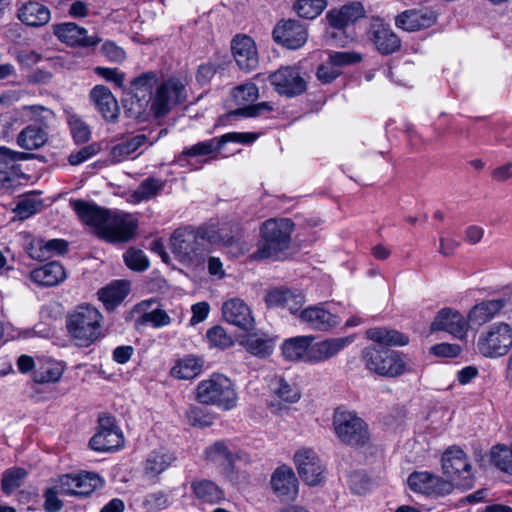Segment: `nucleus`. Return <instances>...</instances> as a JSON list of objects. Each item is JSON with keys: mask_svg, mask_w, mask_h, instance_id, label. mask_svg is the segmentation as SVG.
Instances as JSON below:
<instances>
[{"mask_svg": "<svg viewBox=\"0 0 512 512\" xmlns=\"http://www.w3.org/2000/svg\"><path fill=\"white\" fill-rule=\"evenodd\" d=\"M164 182L156 178H147L140 183L133 193V198L137 202L147 201L155 196L163 189Z\"/></svg>", "mask_w": 512, "mask_h": 512, "instance_id": "nucleus-50", "label": "nucleus"}, {"mask_svg": "<svg viewBox=\"0 0 512 512\" xmlns=\"http://www.w3.org/2000/svg\"><path fill=\"white\" fill-rule=\"evenodd\" d=\"M146 144L152 145V142H149L145 134H137L132 137L124 138L111 147L109 153L110 159L113 163L125 161Z\"/></svg>", "mask_w": 512, "mask_h": 512, "instance_id": "nucleus-35", "label": "nucleus"}, {"mask_svg": "<svg viewBox=\"0 0 512 512\" xmlns=\"http://www.w3.org/2000/svg\"><path fill=\"white\" fill-rule=\"evenodd\" d=\"M35 157L32 153L19 152L5 146H0V169H5L20 161H27Z\"/></svg>", "mask_w": 512, "mask_h": 512, "instance_id": "nucleus-59", "label": "nucleus"}, {"mask_svg": "<svg viewBox=\"0 0 512 512\" xmlns=\"http://www.w3.org/2000/svg\"><path fill=\"white\" fill-rule=\"evenodd\" d=\"M437 21L436 14L429 9H408L400 13L395 18V24L398 28L415 32L433 26Z\"/></svg>", "mask_w": 512, "mask_h": 512, "instance_id": "nucleus-27", "label": "nucleus"}, {"mask_svg": "<svg viewBox=\"0 0 512 512\" xmlns=\"http://www.w3.org/2000/svg\"><path fill=\"white\" fill-rule=\"evenodd\" d=\"M206 336L212 346L220 349H227L234 344L233 338L219 325L210 328Z\"/></svg>", "mask_w": 512, "mask_h": 512, "instance_id": "nucleus-57", "label": "nucleus"}, {"mask_svg": "<svg viewBox=\"0 0 512 512\" xmlns=\"http://www.w3.org/2000/svg\"><path fill=\"white\" fill-rule=\"evenodd\" d=\"M327 6V0H297L294 10L299 17L305 19L317 18Z\"/></svg>", "mask_w": 512, "mask_h": 512, "instance_id": "nucleus-49", "label": "nucleus"}, {"mask_svg": "<svg viewBox=\"0 0 512 512\" xmlns=\"http://www.w3.org/2000/svg\"><path fill=\"white\" fill-rule=\"evenodd\" d=\"M203 361L194 356L179 359L171 369V375L181 380H190L202 371Z\"/></svg>", "mask_w": 512, "mask_h": 512, "instance_id": "nucleus-45", "label": "nucleus"}, {"mask_svg": "<svg viewBox=\"0 0 512 512\" xmlns=\"http://www.w3.org/2000/svg\"><path fill=\"white\" fill-rule=\"evenodd\" d=\"M205 453L207 459L214 463H227L229 465L232 461V454L228 450L226 443L223 441L215 442L206 449Z\"/></svg>", "mask_w": 512, "mask_h": 512, "instance_id": "nucleus-58", "label": "nucleus"}, {"mask_svg": "<svg viewBox=\"0 0 512 512\" xmlns=\"http://www.w3.org/2000/svg\"><path fill=\"white\" fill-rule=\"evenodd\" d=\"M129 292V283L126 281H115L98 291L99 300L106 309L112 310L119 305Z\"/></svg>", "mask_w": 512, "mask_h": 512, "instance_id": "nucleus-43", "label": "nucleus"}, {"mask_svg": "<svg viewBox=\"0 0 512 512\" xmlns=\"http://www.w3.org/2000/svg\"><path fill=\"white\" fill-rule=\"evenodd\" d=\"M136 228L137 220L133 215L108 211L98 236L110 243L127 242L134 236Z\"/></svg>", "mask_w": 512, "mask_h": 512, "instance_id": "nucleus-11", "label": "nucleus"}, {"mask_svg": "<svg viewBox=\"0 0 512 512\" xmlns=\"http://www.w3.org/2000/svg\"><path fill=\"white\" fill-rule=\"evenodd\" d=\"M22 111L29 120L39 122L41 126H47L54 118L53 111L42 105H26L22 107Z\"/></svg>", "mask_w": 512, "mask_h": 512, "instance_id": "nucleus-54", "label": "nucleus"}, {"mask_svg": "<svg viewBox=\"0 0 512 512\" xmlns=\"http://www.w3.org/2000/svg\"><path fill=\"white\" fill-rule=\"evenodd\" d=\"M54 35L63 43L70 46H94L100 39L96 35H87V31L72 22L53 25Z\"/></svg>", "mask_w": 512, "mask_h": 512, "instance_id": "nucleus-28", "label": "nucleus"}, {"mask_svg": "<svg viewBox=\"0 0 512 512\" xmlns=\"http://www.w3.org/2000/svg\"><path fill=\"white\" fill-rule=\"evenodd\" d=\"M354 341L353 336L328 338L319 342L310 340L307 363L317 364L336 356L341 350Z\"/></svg>", "mask_w": 512, "mask_h": 512, "instance_id": "nucleus-23", "label": "nucleus"}, {"mask_svg": "<svg viewBox=\"0 0 512 512\" xmlns=\"http://www.w3.org/2000/svg\"><path fill=\"white\" fill-rule=\"evenodd\" d=\"M90 99L104 120L114 122L120 114L118 102L111 90L104 85H96L90 91Z\"/></svg>", "mask_w": 512, "mask_h": 512, "instance_id": "nucleus-29", "label": "nucleus"}, {"mask_svg": "<svg viewBox=\"0 0 512 512\" xmlns=\"http://www.w3.org/2000/svg\"><path fill=\"white\" fill-rule=\"evenodd\" d=\"M149 102H151L150 98L146 99V97L138 93H133V95L124 101L126 115L136 120L144 119Z\"/></svg>", "mask_w": 512, "mask_h": 512, "instance_id": "nucleus-48", "label": "nucleus"}, {"mask_svg": "<svg viewBox=\"0 0 512 512\" xmlns=\"http://www.w3.org/2000/svg\"><path fill=\"white\" fill-rule=\"evenodd\" d=\"M310 340H315L312 335L296 336L286 339L281 345V352L285 360L307 363Z\"/></svg>", "mask_w": 512, "mask_h": 512, "instance_id": "nucleus-37", "label": "nucleus"}, {"mask_svg": "<svg viewBox=\"0 0 512 512\" xmlns=\"http://www.w3.org/2000/svg\"><path fill=\"white\" fill-rule=\"evenodd\" d=\"M27 476L24 468L12 467L4 471L2 475L1 487L5 494H11L20 488Z\"/></svg>", "mask_w": 512, "mask_h": 512, "instance_id": "nucleus-47", "label": "nucleus"}, {"mask_svg": "<svg viewBox=\"0 0 512 512\" xmlns=\"http://www.w3.org/2000/svg\"><path fill=\"white\" fill-rule=\"evenodd\" d=\"M512 347V326L496 322L482 330L476 342L479 355L495 359L505 356Z\"/></svg>", "mask_w": 512, "mask_h": 512, "instance_id": "nucleus-9", "label": "nucleus"}, {"mask_svg": "<svg viewBox=\"0 0 512 512\" xmlns=\"http://www.w3.org/2000/svg\"><path fill=\"white\" fill-rule=\"evenodd\" d=\"M268 387L277 398L290 404L298 402L301 397V392L297 385L290 384L281 375H271L268 379Z\"/></svg>", "mask_w": 512, "mask_h": 512, "instance_id": "nucleus-40", "label": "nucleus"}, {"mask_svg": "<svg viewBox=\"0 0 512 512\" xmlns=\"http://www.w3.org/2000/svg\"><path fill=\"white\" fill-rule=\"evenodd\" d=\"M103 479L94 472L65 474L60 476V490L66 496L87 497L103 486Z\"/></svg>", "mask_w": 512, "mask_h": 512, "instance_id": "nucleus-16", "label": "nucleus"}, {"mask_svg": "<svg viewBox=\"0 0 512 512\" xmlns=\"http://www.w3.org/2000/svg\"><path fill=\"white\" fill-rule=\"evenodd\" d=\"M411 491L428 497H440L451 492V484L428 471H414L407 479Z\"/></svg>", "mask_w": 512, "mask_h": 512, "instance_id": "nucleus-17", "label": "nucleus"}, {"mask_svg": "<svg viewBox=\"0 0 512 512\" xmlns=\"http://www.w3.org/2000/svg\"><path fill=\"white\" fill-rule=\"evenodd\" d=\"M233 100L238 109L227 114V117L245 116L254 117L256 115V86L253 83L240 85L233 89Z\"/></svg>", "mask_w": 512, "mask_h": 512, "instance_id": "nucleus-31", "label": "nucleus"}, {"mask_svg": "<svg viewBox=\"0 0 512 512\" xmlns=\"http://www.w3.org/2000/svg\"><path fill=\"white\" fill-rule=\"evenodd\" d=\"M17 16L27 26L39 27L49 22L50 11L41 3L29 1L18 8Z\"/></svg>", "mask_w": 512, "mask_h": 512, "instance_id": "nucleus-36", "label": "nucleus"}, {"mask_svg": "<svg viewBox=\"0 0 512 512\" xmlns=\"http://www.w3.org/2000/svg\"><path fill=\"white\" fill-rule=\"evenodd\" d=\"M328 57L330 63L340 70L342 67L360 63L363 59L362 54L356 51H334L330 52Z\"/></svg>", "mask_w": 512, "mask_h": 512, "instance_id": "nucleus-55", "label": "nucleus"}, {"mask_svg": "<svg viewBox=\"0 0 512 512\" xmlns=\"http://www.w3.org/2000/svg\"><path fill=\"white\" fill-rule=\"evenodd\" d=\"M98 431L90 439L89 446L96 452H112L124 445L122 431L115 425L114 419L107 415L99 416Z\"/></svg>", "mask_w": 512, "mask_h": 512, "instance_id": "nucleus-14", "label": "nucleus"}, {"mask_svg": "<svg viewBox=\"0 0 512 512\" xmlns=\"http://www.w3.org/2000/svg\"><path fill=\"white\" fill-rule=\"evenodd\" d=\"M360 361L370 374L385 379H396L413 372V362L407 353L385 346L364 347Z\"/></svg>", "mask_w": 512, "mask_h": 512, "instance_id": "nucleus-1", "label": "nucleus"}, {"mask_svg": "<svg viewBox=\"0 0 512 512\" xmlns=\"http://www.w3.org/2000/svg\"><path fill=\"white\" fill-rule=\"evenodd\" d=\"M153 304H156V300L150 299L142 301L137 305V309L142 312V315L138 319V323L142 325L151 324L154 328H161L169 325L171 323V318L165 310L153 308L148 311Z\"/></svg>", "mask_w": 512, "mask_h": 512, "instance_id": "nucleus-42", "label": "nucleus"}, {"mask_svg": "<svg viewBox=\"0 0 512 512\" xmlns=\"http://www.w3.org/2000/svg\"><path fill=\"white\" fill-rule=\"evenodd\" d=\"M186 418L192 426L207 427L212 424L211 417L199 406H190L186 411Z\"/></svg>", "mask_w": 512, "mask_h": 512, "instance_id": "nucleus-63", "label": "nucleus"}, {"mask_svg": "<svg viewBox=\"0 0 512 512\" xmlns=\"http://www.w3.org/2000/svg\"><path fill=\"white\" fill-rule=\"evenodd\" d=\"M48 134L42 126L28 125L17 135V145L28 151L37 150L45 145Z\"/></svg>", "mask_w": 512, "mask_h": 512, "instance_id": "nucleus-41", "label": "nucleus"}, {"mask_svg": "<svg viewBox=\"0 0 512 512\" xmlns=\"http://www.w3.org/2000/svg\"><path fill=\"white\" fill-rule=\"evenodd\" d=\"M30 279L39 286L52 287L66 279V272L59 262L53 261L32 270Z\"/></svg>", "mask_w": 512, "mask_h": 512, "instance_id": "nucleus-33", "label": "nucleus"}, {"mask_svg": "<svg viewBox=\"0 0 512 512\" xmlns=\"http://www.w3.org/2000/svg\"><path fill=\"white\" fill-rule=\"evenodd\" d=\"M256 140L253 132H229L220 137L199 142L183 150L182 156H206L218 152L226 143L252 144Z\"/></svg>", "mask_w": 512, "mask_h": 512, "instance_id": "nucleus-15", "label": "nucleus"}, {"mask_svg": "<svg viewBox=\"0 0 512 512\" xmlns=\"http://www.w3.org/2000/svg\"><path fill=\"white\" fill-rule=\"evenodd\" d=\"M170 504L169 496L163 491L150 493L143 501V505L148 511L162 510L169 507Z\"/></svg>", "mask_w": 512, "mask_h": 512, "instance_id": "nucleus-60", "label": "nucleus"}, {"mask_svg": "<svg viewBox=\"0 0 512 512\" xmlns=\"http://www.w3.org/2000/svg\"><path fill=\"white\" fill-rule=\"evenodd\" d=\"M196 399L205 405H214L223 410H231L237 404V394L232 381L222 375L214 374L198 383Z\"/></svg>", "mask_w": 512, "mask_h": 512, "instance_id": "nucleus-8", "label": "nucleus"}, {"mask_svg": "<svg viewBox=\"0 0 512 512\" xmlns=\"http://www.w3.org/2000/svg\"><path fill=\"white\" fill-rule=\"evenodd\" d=\"M64 372V368L60 363L54 361H44L34 372V381L36 383L57 382Z\"/></svg>", "mask_w": 512, "mask_h": 512, "instance_id": "nucleus-46", "label": "nucleus"}, {"mask_svg": "<svg viewBox=\"0 0 512 512\" xmlns=\"http://www.w3.org/2000/svg\"><path fill=\"white\" fill-rule=\"evenodd\" d=\"M264 301L269 308H287L290 313L298 318L305 296L301 291L290 288H273L265 296Z\"/></svg>", "mask_w": 512, "mask_h": 512, "instance_id": "nucleus-24", "label": "nucleus"}, {"mask_svg": "<svg viewBox=\"0 0 512 512\" xmlns=\"http://www.w3.org/2000/svg\"><path fill=\"white\" fill-rule=\"evenodd\" d=\"M348 485L353 494L365 495L372 485L371 478L364 471H353L348 476Z\"/></svg>", "mask_w": 512, "mask_h": 512, "instance_id": "nucleus-53", "label": "nucleus"}, {"mask_svg": "<svg viewBox=\"0 0 512 512\" xmlns=\"http://www.w3.org/2000/svg\"><path fill=\"white\" fill-rule=\"evenodd\" d=\"M42 208L43 201L36 197L30 196L19 200L14 209V212L19 219L24 220L40 212Z\"/></svg>", "mask_w": 512, "mask_h": 512, "instance_id": "nucleus-52", "label": "nucleus"}, {"mask_svg": "<svg viewBox=\"0 0 512 512\" xmlns=\"http://www.w3.org/2000/svg\"><path fill=\"white\" fill-rule=\"evenodd\" d=\"M295 223L290 218H271L260 227L258 259L283 260L292 242Z\"/></svg>", "mask_w": 512, "mask_h": 512, "instance_id": "nucleus-2", "label": "nucleus"}, {"mask_svg": "<svg viewBox=\"0 0 512 512\" xmlns=\"http://www.w3.org/2000/svg\"><path fill=\"white\" fill-rule=\"evenodd\" d=\"M158 84V76L155 72L149 71L142 73L134 78L131 82L132 90L134 93L145 97L146 93L151 94V90Z\"/></svg>", "mask_w": 512, "mask_h": 512, "instance_id": "nucleus-51", "label": "nucleus"}, {"mask_svg": "<svg viewBox=\"0 0 512 512\" xmlns=\"http://www.w3.org/2000/svg\"><path fill=\"white\" fill-rule=\"evenodd\" d=\"M187 89L185 83L178 78H169L156 87L150 96V110L156 118L165 116L174 106L186 101Z\"/></svg>", "mask_w": 512, "mask_h": 512, "instance_id": "nucleus-10", "label": "nucleus"}, {"mask_svg": "<svg viewBox=\"0 0 512 512\" xmlns=\"http://www.w3.org/2000/svg\"><path fill=\"white\" fill-rule=\"evenodd\" d=\"M300 478L309 486H316L323 480V467L321 461L312 449L298 450L294 455Z\"/></svg>", "mask_w": 512, "mask_h": 512, "instance_id": "nucleus-21", "label": "nucleus"}, {"mask_svg": "<svg viewBox=\"0 0 512 512\" xmlns=\"http://www.w3.org/2000/svg\"><path fill=\"white\" fill-rule=\"evenodd\" d=\"M124 260L129 268L137 271H143L149 266V261L141 250L129 249L124 254Z\"/></svg>", "mask_w": 512, "mask_h": 512, "instance_id": "nucleus-62", "label": "nucleus"}, {"mask_svg": "<svg viewBox=\"0 0 512 512\" xmlns=\"http://www.w3.org/2000/svg\"><path fill=\"white\" fill-rule=\"evenodd\" d=\"M201 234L204 236L207 246L217 245L230 249L233 254H240L247 251L241 238L234 234L230 223L211 221L200 226Z\"/></svg>", "mask_w": 512, "mask_h": 512, "instance_id": "nucleus-13", "label": "nucleus"}, {"mask_svg": "<svg viewBox=\"0 0 512 512\" xmlns=\"http://www.w3.org/2000/svg\"><path fill=\"white\" fill-rule=\"evenodd\" d=\"M170 248L176 258L187 265L201 264L209 252L200 226L197 229L192 227L176 229L170 237Z\"/></svg>", "mask_w": 512, "mask_h": 512, "instance_id": "nucleus-6", "label": "nucleus"}, {"mask_svg": "<svg viewBox=\"0 0 512 512\" xmlns=\"http://www.w3.org/2000/svg\"><path fill=\"white\" fill-rule=\"evenodd\" d=\"M222 315L225 321L244 331L254 328V317L250 307L239 298H232L222 305Z\"/></svg>", "mask_w": 512, "mask_h": 512, "instance_id": "nucleus-26", "label": "nucleus"}, {"mask_svg": "<svg viewBox=\"0 0 512 512\" xmlns=\"http://www.w3.org/2000/svg\"><path fill=\"white\" fill-rule=\"evenodd\" d=\"M69 126L73 138L76 142L84 143L90 139V129L88 125L79 117L71 116L69 118Z\"/></svg>", "mask_w": 512, "mask_h": 512, "instance_id": "nucleus-61", "label": "nucleus"}, {"mask_svg": "<svg viewBox=\"0 0 512 512\" xmlns=\"http://www.w3.org/2000/svg\"><path fill=\"white\" fill-rule=\"evenodd\" d=\"M369 40L381 55H391L401 48V39L382 19H375L367 32Z\"/></svg>", "mask_w": 512, "mask_h": 512, "instance_id": "nucleus-20", "label": "nucleus"}, {"mask_svg": "<svg viewBox=\"0 0 512 512\" xmlns=\"http://www.w3.org/2000/svg\"><path fill=\"white\" fill-rule=\"evenodd\" d=\"M191 490L196 499L202 503L215 504L224 499V492L213 481L196 478L191 482Z\"/></svg>", "mask_w": 512, "mask_h": 512, "instance_id": "nucleus-39", "label": "nucleus"}, {"mask_svg": "<svg viewBox=\"0 0 512 512\" xmlns=\"http://www.w3.org/2000/svg\"><path fill=\"white\" fill-rule=\"evenodd\" d=\"M298 479L291 467L279 466L271 477V487L281 501H293L298 495Z\"/></svg>", "mask_w": 512, "mask_h": 512, "instance_id": "nucleus-25", "label": "nucleus"}, {"mask_svg": "<svg viewBox=\"0 0 512 512\" xmlns=\"http://www.w3.org/2000/svg\"><path fill=\"white\" fill-rule=\"evenodd\" d=\"M332 425L336 437L346 446L360 449L370 443L369 425L355 411L342 409L341 407L336 408Z\"/></svg>", "mask_w": 512, "mask_h": 512, "instance_id": "nucleus-5", "label": "nucleus"}, {"mask_svg": "<svg viewBox=\"0 0 512 512\" xmlns=\"http://www.w3.org/2000/svg\"><path fill=\"white\" fill-rule=\"evenodd\" d=\"M103 316L90 305L77 306L67 316L66 327L69 335L79 347H89L102 336Z\"/></svg>", "mask_w": 512, "mask_h": 512, "instance_id": "nucleus-3", "label": "nucleus"}, {"mask_svg": "<svg viewBox=\"0 0 512 512\" xmlns=\"http://www.w3.org/2000/svg\"><path fill=\"white\" fill-rule=\"evenodd\" d=\"M468 320L457 310L442 308L431 323L432 331H445L458 339L466 337Z\"/></svg>", "mask_w": 512, "mask_h": 512, "instance_id": "nucleus-22", "label": "nucleus"}, {"mask_svg": "<svg viewBox=\"0 0 512 512\" xmlns=\"http://www.w3.org/2000/svg\"><path fill=\"white\" fill-rule=\"evenodd\" d=\"M274 41L291 50L301 48L307 41V28L297 20H281L272 32Z\"/></svg>", "mask_w": 512, "mask_h": 512, "instance_id": "nucleus-18", "label": "nucleus"}, {"mask_svg": "<svg viewBox=\"0 0 512 512\" xmlns=\"http://www.w3.org/2000/svg\"><path fill=\"white\" fill-rule=\"evenodd\" d=\"M269 79L274 90L287 98L300 96L307 90V81L297 65L281 66L269 76Z\"/></svg>", "mask_w": 512, "mask_h": 512, "instance_id": "nucleus-12", "label": "nucleus"}, {"mask_svg": "<svg viewBox=\"0 0 512 512\" xmlns=\"http://www.w3.org/2000/svg\"><path fill=\"white\" fill-rule=\"evenodd\" d=\"M232 53L239 68L251 71L256 65L254 40L246 35H236L231 43Z\"/></svg>", "mask_w": 512, "mask_h": 512, "instance_id": "nucleus-30", "label": "nucleus"}, {"mask_svg": "<svg viewBox=\"0 0 512 512\" xmlns=\"http://www.w3.org/2000/svg\"><path fill=\"white\" fill-rule=\"evenodd\" d=\"M298 319L312 330L321 332H328L341 323V317L326 309L325 303H318L304 308L300 311Z\"/></svg>", "mask_w": 512, "mask_h": 512, "instance_id": "nucleus-19", "label": "nucleus"}, {"mask_svg": "<svg viewBox=\"0 0 512 512\" xmlns=\"http://www.w3.org/2000/svg\"><path fill=\"white\" fill-rule=\"evenodd\" d=\"M443 474L453 487L467 491L474 487L475 475L467 454L459 446L448 447L441 457Z\"/></svg>", "mask_w": 512, "mask_h": 512, "instance_id": "nucleus-7", "label": "nucleus"}, {"mask_svg": "<svg viewBox=\"0 0 512 512\" xmlns=\"http://www.w3.org/2000/svg\"><path fill=\"white\" fill-rule=\"evenodd\" d=\"M71 206L78 217L86 224L95 228L99 233L101 225L104 223L108 210L90 204L84 200L71 201Z\"/></svg>", "mask_w": 512, "mask_h": 512, "instance_id": "nucleus-38", "label": "nucleus"}, {"mask_svg": "<svg viewBox=\"0 0 512 512\" xmlns=\"http://www.w3.org/2000/svg\"><path fill=\"white\" fill-rule=\"evenodd\" d=\"M174 460V456L168 452H151L144 463L145 476L148 478H156L158 475L168 469Z\"/></svg>", "mask_w": 512, "mask_h": 512, "instance_id": "nucleus-44", "label": "nucleus"}, {"mask_svg": "<svg viewBox=\"0 0 512 512\" xmlns=\"http://www.w3.org/2000/svg\"><path fill=\"white\" fill-rule=\"evenodd\" d=\"M60 477L54 481V485L48 488L44 493L45 503L44 507L47 512H58L61 510L63 503L59 499V495L66 493L60 490Z\"/></svg>", "mask_w": 512, "mask_h": 512, "instance_id": "nucleus-56", "label": "nucleus"}, {"mask_svg": "<svg viewBox=\"0 0 512 512\" xmlns=\"http://www.w3.org/2000/svg\"><path fill=\"white\" fill-rule=\"evenodd\" d=\"M342 74L340 69H337L332 63H330V59L321 63L316 71L317 79L323 84L332 83L336 78H338Z\"/></svg>", "mask_w": 512, "mask_h": 512, "instance_id": "nucleus-64", "label": "nucleus"}, {"mask_svg": "<svg viewBox=\"0 0 512 512\" xmlns=\"http://www.w3.org/2000/svg\"><path fill=\"white\" fill-rule=\"evenodd\" d=\"M506 301L502 298L484 300L473 306L468 313V321L481 326L491 321L504 307Z\"/></svg>", "mask_w": 512, "mask_h": 512, "instance_id": "nucleus-34", "label": "nucleus"}, {"mask_svg": "<svg viewBox=\"0 0 512 512\" xmlns=\"http://www.w3.org/2000/svg\"><path fill=\"white\" fill-rule=\"evenodd\" d=\"M365 15L364 6L358 1L350 2L340 8H332L325 16L328 23L325 30L326 38L336 46H346L354 40L348 29Z\"/></svg>", "mask_w": 512, "mask_h": 512, "instance_id": "nucleus-4", "label": "nucleus"}, {"mask_svg": "<svg viewBox=\"0 0 512 512\" xmlns=\"http://www.w3.org/2000/svg\"><path fill=\"white\" fill-rule=\"evenodd\" d=\"M368 340L374 342L376 346L403 347L409 344V336L396 329L387 327H374L366 331Z\"/></svg>", "mask_w": 512, "mask_h": 512, "instance_id": "nucleus-32", "label": "nucleus"}]
</instances>
